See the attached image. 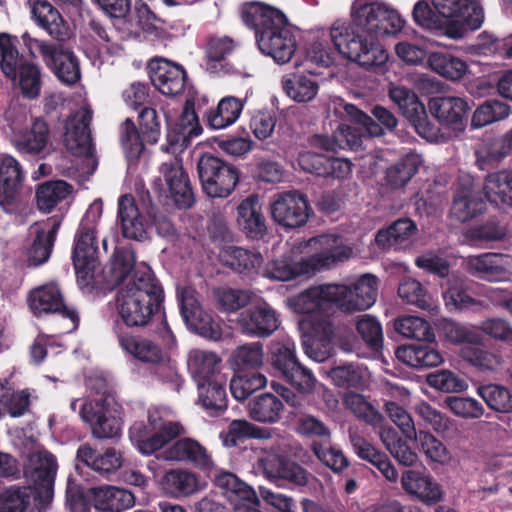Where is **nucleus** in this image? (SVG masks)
I'll return each instance as SVG.
<instances>
[{"label":"nucleus","mask_w":512,"mask_h":512,"mask_svg":"<svg viewBox=\"0 0 512 512\" xmlns=\"http://www.w3.org/2000/svg\"><path fill=\"white\" fill-rule=\"evenodd\" d=\"M266 377L258 372H248L235 375L230 380V391L236 400L247 399L255 391L266 386Z\"/></svg>","instance_id":"e2e57ef3"},{"label":"nucleus","mask_w":512,"mask_h":512,"mask_svg":"<svg viewBox=\"0 0 512 512\" xmlns=\"http://www.w3.org/2000/svg\"><path fill=\"white\" fill-rule=\"evenodd\" d=\"M270 212L272 219L281 227L296 229L307 223L311 208L305 194L288 191L275 195Z\"/></svg>","instance_id":"4468645a"},{"label":"nucleus","mask_w":512,"mask_h":512,"mask_svg":"<svg viewBox=\"0 0 512 512\" xmlns=\"http://www.w3.org/2000/svg\"><path fill=\"white\" fill-rule=\"evenodd\" d=\"M377 295V277L363 274L351 285L324 284L311 287L298 296L296 307L304 314L324 311L330 305L336 306L342 312L353 313L372 307Z\"/></svg>","instance_id":"7ed1b4c3"},{"label":"nucleus","mask_w":512,"mask_h":512,"mask_svg":"<svg viewBox=\"0 0 512 512\" xmlns=\"http://www.w3.org/2000/svg\"><path fill=\"white\" fill-rule=\"evenodd\" d=\"M379 437L387 451L400 465L411 467L417 462V454L403 440L398 432L391 426H381Z\"/></svg>","instance_id":"de8ad7c7"},{"label":"nucleus","mask_w":512,"mask_h":512,"mask_svg":"<svg viewBox=\"0 0 512 512\" xmlns=\"http://www.w3.org/2000/svg\"><path fill=\"white\" fill-rule=\"evenodd\" d=\"M60 225L61 220L53 217L34 226L36 235L27 253V261L29 265L39 266L48 261L53 250Z\"/></svg>","instance_id":"c756f323"},{"label":"nucleus","mask_w":512,"mask_h":512,"mask_svg":"<svg viewBox=\"0 0 512 512\" xmlns=\"http://www.w3.org/2000/svg\"><path fill=\"white\" fill-rule=\"evenodd\" d=\"M31 18L56 42H66L72 29L60 12L47 0H35L31 4Z\"/></svg>","instance_id":"b1692460"},{"label":"nucleus","mask_w":512,"mask_h":512,"mask_svg":"<svg viewBox=\"0 0 512 512\" xmlns=\"http://www.w3.org/2000/svg\"><path fill=\"white\" fill-rule=\"evenodd\" d=\"M235 48L233 39L228 36H212L206 45V70L211 74H227L230 66L226 57L232 53Z\"/></svg>","instance_id":"a19ab883"},{"label":"nucleus","mask_w":512,"mask_h":512,"mask_svg":"<svg viewBox=\"0 0 512 512\" xmlns=\"http://www.w3.org/2000/svg\"><path fill=\"white\" fill-rule=\"evenodd\" d=\"M96 230L80 224L74 238L72 260L79 282L88 284L98 266Z\"/></svg>","instance_id":"f3484780"},{"label":"nucleus","mask_w":512,"mask_h":512,"mask_svg":"<svg viewBox=\"0 0 512 512\" xmlns=\"http://www.w3.org/2000/svg\"><path fill=\"white\" fill-rule=\"evenodd\" d=\"M50 139V129L43 118H35L29 130L15 134L13 144L19 153L40 155L46 151Z\"/></svg>","instance_id":"473e14b6"},{"label":"nucleus","mask_w":512,"mask_h":512,"mask_svg":"<svg viewBox=\"0 0 512 512\" xmlns=\"http://www.w3.org/2000/svg\"><path fill=\"white\" fill-rule=\"evenodd\" d=\"M159 173L174 205L178 209L191 208L195 203V197L182 161L178 157H170L161 163Z\"/></svg>","instance_id":"a211bd4d"},{"label":"nucleus","mask_w":512,"mask_h":512,"mask_svg":"<svg viewBox=\"0 0 512 512\" xmlns=\"http://www.w3.org/2000/svg\"><path fill=\"white\" fill-rule=\"evenodd\" d=\"M157 459L166 461L189 462L195 466L211 470L214 467L207 449L192 438H181L157 455Z\"/></svg>","instance_id":"a878e982"},{"label":"nucleus","mask_w":512,"mask_h":512,"mask_svg":"<svg viewBox=\"0 0 512 512\" xmlns=\"http://www.w3.org/2000/svg\"><path fill=\"white\" fill-rule=\"evenodd\" d=\"M284 404L276 395L265 392L249 401L248 413L251 419L263 424H275L280 421Z\"/></svg>","instance_id":"4c0bfd02"},{"label":"nucleus","mask_w":512,"mask_h":512,"mask_svg":"<svg viewBox=\"0 0 512 512\" xmlns=\"http://www.w3.org/2000/svg\"><path fill=\"white\" fill-rule=\"evenodd\" d=\"M512 152L504 135L486 137L476 151L477 165L484 170L493 167Z\"/></svg>","instance_id":"09e8293b"},{"label":"nucleus","mask_w":512,"mask_h":512,"mask_svg":"<svg viewBox=\"0 0 512 512\" xmlns=\"http://www.w3.org/2000/svg\"><path fill=\"white\" fill-rule=\"evenodd\" d=\"M486 204L481 196L480 186L470 174H461L454 184V196L450 216L464 223L482 214Z\"/></svg>","instance_id":"2eb2a0df"},{"label":"nucleus","mask_w":512,"mask_h":512,"mask_svg":"<svg viewBox=\"0 0 512 512\" xmlns=\"http://www.w3.org/2000/svg\"><path fill=\"white\" fill-rule=\"evenodd\" d=\"M120 141L129 161H136L144 150L145 140L129 118L120 127Z\"/></svg>","instance_id":"0e129e2a"},{"label":"nucleus","mask_w":512,"mask_h":512,"mask_svg":"<svg viewBox=\"0 0 512 512\" xmlns=\"http://www.w3.org/2000/svg\"><path fill=\"white\" fill-rule=\"evenodd\" d=\"M403 27L399 13L385 3L355 0L351 7V22H335L330 30L331 41L338 52L362 67L381 66L387 52L374 37L395 34Z\"/></svg>","instance_id":"f257e3e1"},{"label":"nucleus","mask_w":512,"mask_h":512,"mask_svg":"<svg viewBox=\"0 0 512 512\" xmlns=\"http://www.w3.org/2000/svg\"><path fill=\"white\" fill-rule=\"evenodd\" d=\"M117 221L120 224L123 237L135 241L148 239V224L132 195L125 194L119 197Z\"/></svg>","instance_id":"cd10ccee"},{"label":"nucleus","mask_w":512,"mask_h":512,"mask_svg":"<svg viewBox=\"0 0 512 512\" xmlns=\"http://www.w3.org/2000/svg\"><path fill=\"white\" fill-rule=\"evenodd\" d=\"M310 242L319 245L322 251L299 261L283 257L272 261L266 270L269 278L278 281H289L299 276H311L316 272L330 269L338 263L348 260L352 249L341 244L334 235H321Z\"/></svg>","instance_id":"39448f33"},{"label":"nucleus","mask_w":512,"mask_h":512,"mask_svg":"<svg viewBox=\"0 0 512 512\" xmlns=\"http://www.w3.org/2000/svg\"><path fill=\"white\" fill-rule=\"evenodd\" d=\"M28 304L36 316L58 313L70 321L69 331L78 327V312L64 304L63 296L58 285L51 283L32 290L28 296Z\"/></svg>","instance_id":"dca6fc26"},{"label":"nucleus","mask_w":512,"mask_h":512,"mask_svg":"<svg viewBox=\"0 0 512 512\" xmlns=\"http://www.w3.org/2000/svg\"><path fill=\"white\" fill-rule=\"evenodd\" d=\"M348 435L353 451L360 459L375 466L387 481L391 483L398 481L397 470L385 453L377 450L355 428H349Z\"/></svg>","instance_id":"c85d7f7f"},{"label":"nucleus","mask_w":512,"mask_h":512,"mask_svg":"<svg viewBox=\"0 0 512 512\" xmlns=\"http://www.w3.org/2000/svg\"><path fill=\"white\" fill-rule=\"evenodd\" d=\"M483 190L491 203L512 208V172L503 170L489 174Z\"/></svg>","instance_id":"c03bdc74"},{"label":"nucleus","mask_w":512,"mask_h":512,"mask_svg":"<svg viewBox=\"0 0 512 512\" xmlns=\"http://www.w3.org/2000/svg\"><path fill=\"white\" fill-rule=\"evenodd\" d=\"M333 331L330 327L324 328L321 334L305 335L302 345L305 354L316 362L328 359L334 350Z\"/></svg>","instance_id":"6e6d98bb"},{"label":"nucleus","mask_w":512,"mask_h":512,"mask_svg":"<svg viewBox=\"0 0 512 512\" xmlns=\"http://www.w3.org/2000/svg\"><path fill=\"white\" fill-rule=\"evenodd\" d=\"M63 43L56 42L43 62L62 84L73 86L81 79L80 62L75 53Z\"/></svg>","instance_id":"393cba45"},{"label":"nucleus","mask_w":512,"mask_h":512,"mask_svg":"<svg viewBox=\"0 0 512 512\" xmlns=\"http://www.w3.org/2000/svg\"><path fill=\"white\" fill-rule=\"evenodd\" d=\"M149 422V425L142 421L134 422L129 429L131 442L143 455L153 454L185 432L177 422H166L159 426L150 418Z\"/></svg>","instance_id":"f8f14e48"},{"label":"nucleus","mask_w":512,"mask_h":512,"mask_svg":"<svg viewBox=\"0 0 512 512\" xmlns=\"http://www.w3.org/2000/svg\"><path fill=\"white\" fill-rule=\"evenodd\" d=\"M163 289L151 269L142 265L132 278L118 290L116 309L122 322L129 328L145 327L160 309Z\"/></svg>","instance_id":"20e7f679"},{"label":"nucleus","mask_w":512,"mask_h":512,"mask_svg":"<svg viewBox=\"0 0 512 512\" xmlns=\"http://www.w3.org/2000/svg\"><path fill=\"white\" fill-rule=\"evenodd\" d=\"M95 506L103 511L121 512L135 504L132 492L115 486H101L93 489Z\"/></svg>","instance_id":"37998d69"},{"label":"nucleus","mask_w":512,"mask_h":512,"mask_svg":"<svg viewBox=\"0 0 512 512\" xmlns=\"http://www.w3.org/2000/svg\"><path fill=\"white\" fill-rule=\"evenodd\" d=\"M509 114V105L496 99H489L476 108L471 119V126L482 128L507 118Z\"/></svg>","instance_id":"13d9d810"},{"label":"nucleus","mask_w":512,"mask_h":512,"mask_svg":"<svg viewBox=\"0 0 512 512\" xmlns=\"http://www.w3.org/2000/svg\"><path fill=\"white\" fill-rule=\"evenodd\" d=\"M224 377L201 383L198 387V403L209 416L222 415L228 407Z\"/></svg>","instance_id":"c9c22d12"},{"label":"nucleus","mask_w":512,"mask_h":512,"mask_svg":"<svg viewBox=\"0 0 512 512\" xmlns=\"http://www.w3.org/2000/svg\"><path fill=\"white\" fill-rule=\"evenodd\" d=\"M328 376L335 386L343 389H363L367 382L366 369L355 363L335 366Z\"/></svg>","instance_id":"8fccbe9b"},{"label":"nucleus","mask_w":512,"mask_h":512,"mask_svg":"<svg viewBox=\"0 0 512 512\" xmlns=\"http://www.w3.org/2000/svg\"><path fill=\"white\" fill-rule=\"evenodd\" d=\"M397 333L405 338L418 341H432L434 333L430 324L423 318L417 316L399 317L394 322Z\"/></svg>","instance_id":"052dcab7"},{"label":"nucleus","mask_w":512,"mask_h":512,"mask_svg":"<svg viewBox=\"0 0 512 512\" xmlns=\"http://www.w3.org/2000/svg\"><path fill=\"white\" fill-rule=\"evenodd\" d=\"M478 393L491 409L502 413L512 412V395L506 387L497 384L483 385L478 388Z\"/></svg>","instance_id":"338daca9"},{"label":"nucleus","mask_w":512,"mask_h":512,"mask_svg":"<svg viewBox=\"0 0 512 512\" xmlns=\"http://www.w3.org/2000/svg\"><path fill=\"white\" fill-rule=\"evenodd\" d=\"M269 363L274 373L284 378L297 391L302 394L313 392L316 378L310 369L302 366L297 360L295 344L291 339L271 344Z\"/></svg>","instance_id":"6e6552de"},{"label":"nucleus","mask_w":512,"mask_h":512,"mask_svg":"<svg viewBox=\"0 0 512 512\" xmlns=\"http://www.w3.org/2000/svg\"><path fill=\"white\" fill-rule=\"evenodd\" d=\"M57 468L55 456L48 451H38L30 455L25 474L34 483L31 490L34 492V504L39 511L46 509L52 502Z\"/></svg>","instance_id":"9b49d317"},{"label":"nucleus","mask_w":512,"mask_h":512,"mask_svg":"<svg viewBox=\"0 0 512 512\" xmlns=\"http://www.w3.org/2000/svg\"><path fill=\"white\" fill-rule=\"evenodd\" d=\"M243 334L267 338L280 326V315L267 303L254 305L242 311L237 321Z\"/></svg>","instance_id":"412c9836"},{"label":"nucleus","mask_w":512,"mask_h":512,"mask_svg":"<svg viewBox=\"0 0 512 512\" xmlns=\"http://www.w3.org/2000/svg\"><path fill=\"white\" fill-rule=\"evenodd\" d=\"M14 40L10 34L0 33V70L23 98L36 100L44 84L43 69L20 54Z\"/></svg>","instance_id":"423d86ee"},{"label":"nucleus","mask_w":512,"mask_h":512,"mask_svg":"<svg viewBox=\"0 0 512 512\" xmlns=\"http://www.w3.org/2000/svg\"><path fill=\"white\" fill-rule=\"evenodd\" d=\"M122 406L117 399L108 398L102 402H82L78 414L89 426L91 434L97 439H114L121 435Z\"/></svg>","instance_id":"1a4fd4ad"},{"label":"nucleus","mask_w":512,"mask_h":512,"mask_svg":"<svg viewBox=\"0 0 512 512\" xmlns=\"http://www.w3.org/2000/svg\"><path fill=\"white\" fill-rule=\"evenodd\" d=\"M148 71L153 86L165 96L180 95L187 81L184 67L166 58H154L148 63Z\"/></svg>","instance_id":"6ab92c4d"},{"label":"nucleus","mask_w":512,"mask_h":512,"mask_svg":"<svg viewBox=\"0 0 512 512\" xmlns=\"http://www.w3.org/2000/svg\"><path fill=\"white\" fill-rule=\"evenodd\" d=\"M428 65L440 76L453 81L462 78L468 69L462 59L444 52L431 53L428 57Z\"/></svg>","instance_id":"864d4df0"},{"label":"nucleus","mask_w":512,"mask_h":512,"mask_svg":"<svg viewBox=\"0 0 512 512\" xmlns=\"http://www.w3.org/2000/svg\"><path fill=\"white\" fill-rule=\"evenodd\" d=\"M29 405V397L24 392H14L6 384L0 382V417L7 412L12 417L25 413Z\"/></svg>","instance_id":"774afa93"},{"label":"nucleus","mask_w":512,"mask_h":512,"mask_svg":"<svg viewBox=\"0 0 512 512\" xmlns=\"http://www.w3.org/2000/svg\"><path fill=\"white\" fill-rule=\"evenodd\" d=\"M417 225L410 218H399L377 232L375 241L382 248L406 250L411 247Z\"/></svg>","instance_id":"7c9ffc66"},{"label":"nucleus","mask_w":512,"mask_h":512,"mask_svg":"<svg viewBox=\"0 0 512 512\" xmlns=\"http://www.w3.org/2000/svg\"><path fill=\"white\" fill-rule=\"evenodd\" d=\"M24 180L20 163L12 156L0 162V206L7 213L16 211Z\"/></svg>","instance_id":"5701e85b"},{"label":"nucleus","mask_w":512,"mask_h":512,"mask_svg":"<svg viewBox=\"0 0 512 512\" xmlns=\"http://www.w3.org/2000/svg\"><path fill=\"white\" fill-rule=\"evenodd\" d=\"M286 94L296 102L305 103L313 100L319 90L318 82L311 75L294 74L282 80Z\"/></svg>","instance_id":"603ef678"},{"label":"nucleus","mask_w":512,"mask_h":512,"mask_svg":"<svg viewBox=\"0 0 512 512\" xmlns=\"http://www.w3.org/2000/svg\"><path fill=\"white\" fill-rule=\"evenodd\" d=\"M164 491L174 497L188 496L196 492V476L186 470L172 469L162 479Z\"/></svg>","instance_id":"5fc2aeb1"},{"label":"nucleus","mask_w":512,"mask_h":512,"mask_svg":"<svg viewBox=\"0 0 512 512\" xmlns=\"http://www.w3.org/2000/svg\"><path fill=\"white\" fill-rule=\"evenodd\" d=\"M92 111L82 108L65 121L64 144L74 155L90 157L94 153L90 123Z\"/></svg>","instance_id":"aec40b11"},{"label":"nucleus","mask_w":512,"mask_h":512,"mask_svg":"<svg viewBox=\"0 0 512 512\" xmlns=\"http://www.w3.org/2000/svg\"><path fill=\"white\" fill-rule=\"evenodd\" d=\"M121 348L135 359L149 364H159L164 360V354L158 344L150 339L120 335L118 337Z\"/></svg>","instance_id":"ea45409f"},{"label":"nucleus","mask_w":512,"mask_h":512,"mask_svg":"<svg viewBox=\"0 0 512 512\" xmlns=\"http://www.w3.org/2000/svg\"><path fill=\"white\" fill-rule=\"evenodd\" d=\"M395 354L401 362L418 369L436 367L443 361L441 353L429 344L399 347Z\"/></svg>","instance_id":"58836bf2"},{"label":"nucleus","mask_w":512,"mask_h":512,"mask_svg":"<svg viewBox=\"0 0 512 512\" xmlns=\"http://www.w3.org/2000/svg\"><path fill=\"white\" fill-rule=\"evenodd\" d=\"M259 465L271 481H284L295 487L307 486L312 478L311 473L300 464L277 454L261 458Z\"/></svg>","instance_id":"4be33fe9"},{"label":"nucleus","mask_w":512,"mask_h":512,"mask_svg":"<svg viewBox=\"0 0 512 512\" xmlns=\"http://www.w3.org/2000/svg\"><path fill=\"white\" fill-rule=\"evenodd\" d=\"M504 256L496 253H484L469 256L465 261L466 270L473 276L493 282L506 275Z\"/></svg>","instance_id":"e433bc0d"},{"label":"nucleus","mask_w":512,"mask_h":512,"mask_svg":"<svg viewBox=\"0 0 512 512\" xmlns=\"http://www.w3.org/2000/svg\"><path fill=\"white\" fill-rule=\"evenodd\" d=\"M31 498V487L11 486L0 494V512H25Z\"/></svg>","instance_id":"69168bd1"},{"label":"nucleus","mask_w":512,"mask_h":512,"mask_svg":"<svg viewBox=\"0 0 512 512\" xmlns=\"http://www.w3.org/2000/svg\"><path fill=\"white\" fill-rule=\"evenodd\" d=\"M243 22L255 31L259 50L278 64L289 62L297 42L286 15L263 2H250L242 6Z\"/></svg>","instance_id":"f03ea898"},{"label":"nucleus","mask_w":512,"mask_h":512,"mask_svg":"<svg viewBox=\"0 0 512 512\" xmlns=\"http://www.w3.org/2000/svg\"><path fill=\"white\" fill-rule=\"evenodd\" d=\"M202 189L212 198H226L239 182L238 169L210 154L203 155L197 163Z\"/></svg>","instance_id":"9d476101"},{"label":"nucleus","mask_w":512,"mask_h":512,"mask_svg":"<svg viewBox=\"0 0 512 512\" xmlns=\"http://www.w3.org/2000/svg\"><path fill=\"white\" fill-rule=\"evenodd\" d=\"M421 158L416 153H408L392 164L386 171V182L394 189L405 186L418 171Z\"/></svg>","instance_id":"3c124183"},{"label":"nucleus","mask_w":512,"mask_h":512,"mask_svg":"<svg viewBox=\"0 0 512 512\" xmlns=\"http://www.w3.org/2000/svg\"><path fill=\"white\" fill-rule=\"evenodd\" d=\"M428 107L430 113L440 124L454 127L463 124L465 115L469 110V105L465 99L453 96L431 98Z\"/></svg>","instance_id":"2f4dec72"},{"label":"nucleus","mask_w":512,"mask_h":512,"mask_svg":"<svg viewBox=\"0 0 512 512\" xmlns=\"http://www.w3.org/2000/svg\"><path fill=\"white\" fill-rule=\"evenodd\" d=\"M73 187L64 180H51L38 185L36 204L40 211L50 213L72 192Z\"/></svg>","instance_id":"49530a36"},{"label":"nucleus","mask_w":512,"mask_h":512,"mask_svg":"<svg viewBox=\"0 0 512 512\" xmlns=\"http://www.w3.org/2000/svg\"><path fill=\"white\" fill-rule=\"evenodd\" d=\"M446 307L455 311L479 312L486 304L473 298L468 292L467 284L461 279L448 280V287L443 292Z\"/></svg>","instance_id":"79ce46f5"},{"label":"nucleus","mask_w":512,"mask_h":512,"mask_svg":"<svg viewBox=\"0 0 512 512\" xmlns=\"http://www.w3.org/2000/svg\"><path fill=\"white\" fill-rule=\"evenodd\" d=\"M216 485L223 490L225 497L234 503L240 500H256V492L236 475L224 472L215 479Z\"/></svg>","instance_id":"bf43d9fd"},{"label":"nucleus","mask_w":512,"mask_h":512,"mask_svg":"<svg viewBox=\"0 0 512 512\" xmlns=\"http://www.w3.org/2000/svg\"><path fill=\"white\" fill-rule=\"evenodd\" d=\"M388 94L393 103H395L402 115L408 120L413 115L422 113L423 103L418 96L409 88L402 85L390 84Z\"/></svg>","instance_id":"680f3d73"},{"label":"nucleus","mask_w":512,"mask_h":512,"mask_svg":"<svg viewBox=\"0 0 512 512\" xmlns=\"http://www.w3.org/2000/svg\"><path fill=\"white\" fill-rule=\"evenodd\" d=\"M177 296L181 316L189 329L210 340H220L222 337L221 327L202 309L195 289L183 287L178 291Z\"/></svg>","instance_id":"ddd939ff"},{"label":"nucleus","mask_w":512,"mask_h":512,"mask_svg":"<svg viewBox=\"0 0 512 512\" xmlns=\"http://www.w3.org/2000/svg\"><path fill=\"white\" fill-rule=\"evenodd\" d=\"M402 489L416 497L425 505L431 506L443 499V490L436 480L418 470H406L401 475Z\"/></svg>","instance_id":"bb28decb"},{"label":"nucleus","mask_w":512,"mask_h":512,"mask_svg":"<svg viewBox=\"0 0 512 512\" xmlns=\"http://www.w3.org/2000/svg\"><path fill=\"white\" fill-rule=\"evenodd\" d=\"M220 363L216 353L201 349H192L187 357L188 371L197 385L223 377L218 373Z\"/></svg>","instance_id":"f704fd0d"},{"label":"nucleus","mask_w":512,"mask_h":512,"mask_svg":"<svg viewBox=\"0 0 512 512\" xmlns=\"http://www.w3.org/2000/svg\"><path fill=\"white\" fill-rule=\"evenodd\" d=\"M243 100L234 96L222 98L215 108L207 112L208 125L213 129H224L234 124L241 115Z\"/></svg>","instance_id":"a18cd8bd"},{"label":"nucleus","mask_w":512,"mask_h":512,"mask_svg":"<svg viewBox=\"0 0 512 512\" xmlns=\"http://www.w3.org/2000/svg\"><path fill=\"white\" fill-rule=\"evenodd\" d=\"M237 214L238 225L247 237L259 239L266 234V219L261 212L257 195L244 199L237 207Z\"/></svg>","instance_id":"72a5a7b5"},{"label":"nucleus","mask_w":512,"mask_h":512,"mask_svg":"<svg viewBox=\"0 0 512 512\" xmlns=\"http://www.w3.org/2000/svg\"><path fill=\"white\" fill-rule=\"evenodd\" d=\"M443 21L445 34L452 39L463 38L477 30L484 21V11L478 0H432Z\"/></svg>","instance_id":"0eeeda50"},{"label":"nucleus","mask_w":512,"mask_h":512,"mask_svg":"<svg viewBox=\"0 0 512 512\" xmlns=\"http://www.w3.org/2000/svg\"><path fill=\"white\" fill-rule=\"evenodd\" d=\"M343 403L355 417L371 426L380 425L382 422L381 413L362 394L348 392L344 395Z\"/></svg>","instance_id":"4d7b16f0"}]
</instances>
